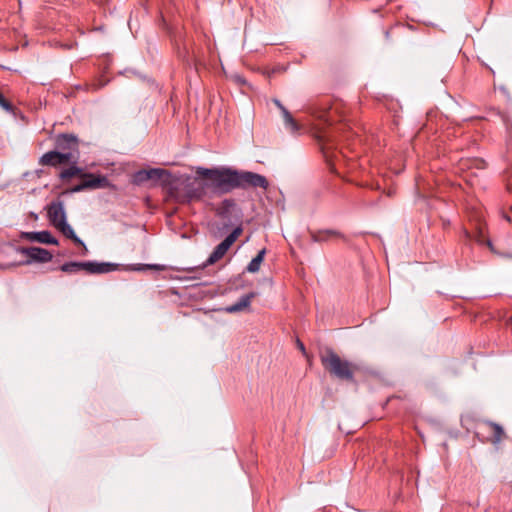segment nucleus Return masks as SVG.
<instances>
[{"label":"nucleus","mask_w":512,"mask_h":512,"mask_svg":"<svg viewBox=\"0 0 512 512\" xmlns=\"http://www.w3.org/2000/svg\"><path fill=\"white\" fill-rule=\"evenodd\" d=\"M194 178L174 176L162 169V197L186 203L201 201L210 195H224L235 189H262L269 187L268 179L252 171L238 170L229 166L206 168L197 166Z\"/></svg>","instance_id":"nucleus-1"},{"label":"nucleus","mask_w":512,"mask_h":512,"mask_svg":"<svg viewBox=\"0 0 512 512\" xmlns=\"http://www.w3.org/2000/svg\"><path fill=\"white\" fill-rule=\"evenodd\" d=\"M80 177L81 183L73 186L67 192L78 193L85 190L104 189L110 187L109 179L104 175H95L93 173L84 172L83 168L76 164H71L68 168L59 173V178L66 182L72 177Z\"/></svg>","instance_id":"nucleus-2"},{"label":"nucleus","mask_w":512,"mask_h":512,"mask_svg":"<svg viewBox=\"0 0 512 512\" xmlns=\"http://www.w3.org/2000/svg\"><path fill=\"white\" fill-rule=\"evenodd\" d=\"M321 364L329 374L339 380L354 382L358 366L342 359L333 349L327 348L320 356Z\"/></svg>","instance_id":"nucleus-3"},{"label":"nucleus","mask_w":512,"mask_h":512,"mask_svg":"<svg viewBox=\"0 0 512 512\" xmlns=\"http://www.w3.org/2000/svg\"><path fill=\"white\" fill-rule=\"evenodd\" d=\"M38 163L42 166L57 167L64 164H77V156L74 153H66L55 150L44 153Z\"/></svg>","instance_id":"nucleus-4"},{"label":"nucleus","mask_w":512,"mask_h":512,"mask_svg":"<svg viewBox=\"0 0 512 512\" xmlns=\"http://www.w3.org/2000/svg\"><path fill=\"white\" fill-rule=\"evenodd\" d=\"M242 229L240 227H237L231 232L221 243H219L208 259L206 260L204 266L212 265L219 261L221 258L224 257V255L227 253L229 248L233 245V243L237 240L238 236L241 234Z\"/></svg>","instance_id":"nucleus-5"},{"label":"nucleus","mask_w":512,"mask_h":512,"mask_svg":"<svg viewBox=\"0 0 512 512\" xmlns=\"http://www.w3.org/2000/svg\"><path fill=\"white\" fill-rule=\"evenodd\" d=\"M54 144L57 151L74 153L79 158V139L73 133H60L55 136Z\"/></svg>","instance_id":"nucleus-6"},{"label":"nucleus","mask_w":512,"mask_h":512,"mask_svg":"<svg viewBox=\"0 0 512 512\" xmlns=\"http://www.w3.org/2000/svg\"><path fill=\"white\" fill-rule=\"evenodd\" d=\"M19 252L27 257L23 262V264L26 265L31 263H47L53 258V255L49 250L37 246L21 247Z\"/></svg>","instance_id":"nucleus-7"},{"label":"nucleus","mask_w":512,"mask_h":512,"mask_svg":"<svg viewBox=\"0 0 512 512\" xmlns=\"http://www.w3.org/2000/svg\"><path fill=\"white\" fill-rule=\"evenodd\" d=\"M47 218L53 227H57L63 219L67 218L64 202L60 199L53 200L46 206Z\"/></svg>","instance_id":"nucleus-8"},{"label":"nucleus","mask_w":512,"mask_h":512,"mask_svg":"<svg viewBox=\"0 0 512 512\" xmlns=\"http://www.w3.org/2000/svg\"><path fill=\"white\" fill-rule=\"evenodd\" d=\"M160 181V168L150 170H139L132 175V183L135 185H145L149 182Z\"/></svg>","instance_id":"nucleus-9"},{"label":"nucleus","mask_w":512,"mask_h":512,"mask_svg":"<svg viewBox=\"0 0 512 512\" xmlns=\"http://www.w3.org/2000/svg\"><path fill=\"white\" fill-rule=\"evenodd\" d=\"M83 265V270L88 274H105L117 268V264L110 262L84 261Z\"/></svg>","instance_id":"nucleus-10"},{"label":"nucleus","mask_w":512,"mask_h":512,"mask_svg":"<svg viewBox=\"0 0 512 512\" xmlns=\"http://www.w3.org/2000/svg\"><path fill=\"white\" fill-rule=\"evenodd\" d=\"M24 238L29 240L30 242H38L42 244L48 245H58L59 241L55 238L50 231H33V232H25L23 234Z\"/></svg>","instance_id":"nucleus-11"},{"label":"nucleus","mask_w":512,"mask_h":512,"mask_svg":"<svg viewBox=\"0 0 512 512\" xmlns=\"http://www.w3.org/2000/svg\"><path fill=\"white\" fill-rule=\"evenodd\" d=\"M66 238L72 240L76 245H81L84 248V254L87 253V247L85 243L76 235L74 229L67 222V218L60 222V224L56 227Z\"/></svg>","instance_id":"nucleus-12"},{"label":"nucleus","mask_w":512,"mask_h":512,"mask_svg":"<svg viewBox=\"0 0 512 512\" xmlns=\"http://www.w3.org/2000/svg\"><path fill=\"white\" fill-rule=\"evenodd\" d=\"M256 292H250L240 297V299L227 307L224 308V311L227 313H237L245 308L249 307L251 304V301L256 297Z\"/></svg>","instance_id":"nucleus-13"},{"label":"nucleus","mask_w":512,"mask_h":512,"mask_svg":"<svg viewBox=\"0 0 512 512\" xmlns=\"http://www.w3.org/2000/svg\"><path fill=\"white\" fill-rule=\"evenodd\" d=\"M330 104L324 103L312 108V114L320 120H323L326 124L330 125L332 123V119L330 117Z\"/></svg>","instance_id":"nucleus-14"},{"label":"nucleus","mask_w":512,"mask_h":512,"mask_svg":"<svg viewBox=\"0 0 512 512\" xmlns=\"http://www.w3.org/2000/svg\"><path fill=\"white\" fill-rule=\"evenodd\" d=\"M485 425L488 426L492 432L491 442L493 444L497 445L505 438L506 435L501 425L492 421H486Z\"/></svg>","instance_id":"nucleus-15"},{"label":"nucleus","mask_w":512,"mask_h":512,"mask_svg":"<svg viewBox=\"0 0 512 512\" xmlns=\"http://www.w3.org/2000/svg\"><path fill=\"white\" fill-rule=\"evenodd\" d=\"M266 254V250L262 249L258 252V254L249 262L246 267V270L250 273H256L259 271L261 263L264 260V256Z\"/></svg>","instance_id":"nucleus-16"},{"label":"nucleus","mask_w":512,"mask_h":512,"mask_svg":"<svg viewBox=\"0 0 512 512\" xmlns=\"http://www.w3.org/2000/svg\"><path fill=\"white\" fill-rule=\"evenodd\" d=\"M477 230H478V235L475 236V237H472L470 232L465 230L464 233H465V236L468 238V239H474L475 241H477L479 244H486L492 251H493V244L491 242L490 239H485L484 238V228L478 224L477 226Z\"/></svg>","instance_id":"nucleus-17"},{"label":"nucleus","mask_w":512,"mask_h":512,"mask_svg":"<svg viewBox=\"0 0 512 512\" xmlns=\"http://www.w3.org/2000/svg\"><path fill=\"white\" fill-rule=\"evenodd\" d=\"M83 262L70 261L65 262L60 266V270L65 273L74 274L83 270Z\"/></svg>","instance_id":"nucleus-18"},{"label":"nucleus","mask_w":512,"mask_h":512,"mask_svg":"<svg viewBox=\"0 0 512 512\" xmlns=\"http://www.w3.org/2000/svg\"><path fill=\"white\" fill-rule=\"evenodd\" d=\"M334 238L345 239V236L338 230H333V229L321 230V242H327Z\"/></svg>","instance_id":"nucleus-19"},{"label":"nucleus","mask_w":512,"mask_h":512,"mask_svg":"<svg viewBox=\"0 0 512 512\" xmlns=\"http://www.w3.org/2000/svg\"><path fill=\"white\" fill-rule=\"evenodd\" d=\"M149 269L160 271V264H132L129 266L131 271H146Z\"/></svg>","instance_id":"nucleus-20"},{"label":"nucleus","mask_w":512,"mask_h":512,"mask_svg":"<svg viewBox=\"0 0 512 512\" xmlns=\"http://www.w3.org/2000/svg\"><path fill=\"white\" fill-rule=\"evenodd\" d=\"M126 73H131V74L135 75L136 77H138L143 82H147V84L149 86H156L155 80L151 79L150 77H148L146 75H142L141 73L133 71V70H126Z\"/></svg>","instance_id":"nucleus-21"},{"label":"nucleus","mask_w":512,"mask_h":512,"mask_svg":"<svg viewBox=\"0 0 512 512\" xmlns=\"http://www.w3.org/2000/svg\"><path fill=\"white\" fill-rule=\"evenodd\" d=\"M236 206V202L232 198L224 199L221 203V207L226 212H229L231 209H233Z\"/></svg>","instance_id":"nucleus-22"},{"label":"nucleus","mask_w":512,"mask_h":512,"mask_svg":"<svg viewBox=\"0 0 512 512\" xmlns=\"http://www.w3.org/2000/svg\"><path fill=\"white\" fill-rule=\"evenodd\" d=\"M0 106L10 112L13 110L12 104L3 96V94L0 92Z\"/></svg>","instance_id":"nucleus-23"},{"label":"nucleus","mask_w":512,"mask_h":512,"mask_svg":"<svg viewBox=\"0 0 512 512\" xmlns=\"http://www.w3.org/2000/svg\"><path fill=\"white\" fill-rule=\"evenodd\" d=\"M285 125L289 127L292 131H297L299 129V126L297 122L294 120V118L291 116L288 119L284 120Z\"/></svg>","instance_id":"nucleus-24"},{"label":"nucleus","mask_w":512,"mask_h":512,"mask_svg":"<svg viewBox=\"0 0 512 512\" xmlns=\"http://www.w3.org/2000/svg\"><path fill=\"white\" fill-rule=\"evenodd\" d=\"M311 240L316 243H321V230L310 232Z\"/></svg>","instance_id":"nucleus-25"},{"label":"nucleus","mask_w":512,"mask_h":512,"mask_svg":"<svg viewBox=\"0 0 512 512\" xmlns=\"http://www.w3.org/2000/svg\"><path fill=\"white\" fill-rule=\"evenodd\" d=\"M473 163L478 169H484L486 167V162L483 159H474Z\"/></svg>","instance_id":"nucleus-26"},{"label":"nucleus","mask_w":512,"mask_h":512,"mask_svg":"<svg viewBox=\"0 0 512 512\" xmlns=\"http://www.w3.org/2000/svg\"><path fill=\"white\" fill-rule=\"evenodd\" d=\"M282 113V116H283V119H288L289 117H291V113L286 109V108H283V110L281 111Z\"/></svg>","instance_id":"nucleus-27"},{"label":"nucleus","mask_w":512,"mask_h":512,"mask_svg":"<svg viewBox=\"0 0 512 512\" xmlns=\"http://www.w3.org/2000/svg\"><path fill=\"white\" fill-rule=\"evenodd\" d=\"M273 102H274V104L277 106V108H278L280 111H282V110H283V108H285V107L283 106V104L280 102V100H278V99H274V100H273Z\"/></svg>","instance_id":"nucleus-28"},{"label":"nucleus","mask_w":512,"mask_h":512,"mask_svg":"<svg viewBox=\"0 0 512 512\" xmlns=\"http://www.w3.org/2000/svg\"><path fill=\"white\" fill-rule=\"evenodd\" d=\"M297 346L302 351V353H304V354L306 353L305 346L300 340H297Z\"/></svg>","instance_id":"nucleus-29"},{"label":"nucleus","mask_w":512,"mask_h":512,"mask_svg":"<svg viewBox=\"0 0 512 512\" xmlns=\"http://www.w3.org/2000/svg\"><path fill=\"white\" fill-rule=\"evenodd\" d=\"M385 37H386L387 40L389 39V37H390V31L389 30L385 31Z\"/></svg>","instance_id":"nucleus-30"},{"label":"nucleus","mask_w":512,"mask_h":512,"mask_svg":"<svg viewBox=\"0 0 512 512\" xmlns=\"http://www.w3.org/2000/svg\"><path fill=\"white\" fill-rule=\"evenodd\" d=\"M161 25H162V30L164 29V27L166 26L165 22H164V19L162 18V22H161Z\"/></svg>","instance_id":"nucleus-31"}]
</instances>
